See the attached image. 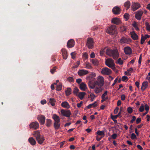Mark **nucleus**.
Returning <instances> with one entry per match:
<instances>
[{
    "label": "nucleus",
    "instance_id": "obj_55",
    "mask_svg": "<svg viewBox=\"0 0 150 150\" xmlns=\"http://www.w3.org/2000/svg\"><path fill=\"white\" fill-rule=\"evenodd\" d=\"M119 110V108L117 107L114 110V112L115 114H116L118 112Z\"/></svg>",
    "mask_w": 150,
    "mask_h": 150
},
{
    "label": "nucleus",
    "instance_id": "obj_57",
    "mask_svg": "<svg viewBox=\"0 0 150 150\" xmlns=\"http://www.w3.org/2000/svg\"><path fill=\"white\" fill-rule=\"evenodd\" d=\"M141 121V118L139 117L137 118L136 122V123L137 124H139V123Z\"/></svg>",
    "mask_w": 150,
    "mask_h": 150
},
{
    "label": "nucleus",
    "instance_id": "obj_53",
    "mask_svg": "<svg viewBox=\"0 0 150 150\" xmlns=\"http://www.w3.org/2000/svg\"><path fill=\"white\" fill-rule=\"evenodd\" d=\"M76 54V53L75 52H72L71 53V56L72 58L74 59L75 58V56Z\"/></svg>",
    "mask_w": 150,
    "mask_h": 150
},
{
    "label": "nucleus",
    "instance_id": "obj_24",
    "mask_svg": "<svg viewBox=\"0 0 150 150\" xmlns=\"http://www.w3.org/2000/svg\"><path fill=\"white\" fill-rule=\"evenodd\" d=\"M38 143L40 144H42L43 143L45 140V138L43 136H40L37 139Z\"/></svg>",
    "mask_w": 150,
    "mask_h": 150
},
{
    "label": "nucleus",
    "instance_id": "obj_45",
    "mask_svg": "<svg viewBox=\"0 0 150 150\" xmlns=\"http://www.w3.org/2000/svg\"><path fill=\"white\" fill-rule=\"evenodd\" d=\"M127 111L129 114H131L133 112V109L131 107H129L127 108Z\"/></svg>",
    "mask_w": 150,
    "mask_h": 150
},
{
    "label": "nucleus",
    "instance_id": "obj_29",
    "mask_svg": "<svg viewBox=\"0 0 150 150\" xmlns=\"http://www.w3.org/2000/svg\"><path fill=\"white\" fill-rule=\"evenodd\" d=\"M105 132L104 131L98 130L96 132V134L98 135L101 136V137H103L105 136Z\"/></svg>",
    "mask_w": 150,
    "mask_h": 150
},
{
    "label": "nucleus",
    "instance_id": "obj_15",
    "mask_svg": "<svg viewBox=\"0 0 150 150\" xmlns=\"http://www.w3.org/2000/svg\"><path fill=\"white\" fill-rule=\"evenodd\" d=\"M130 35L131 38L134 40H137L139 39V36L134 31L130 32Z\"/></svg>",
    "mask_w": 150,
    "mask_h": 150
},
{
    "label": "nucleus",
    "instance_id": "obj_31",
    "mask_svg": "<svg viewBox=\"0 0 150 150\" xmlns=\"http://www.w3.org/2000/svg\"><path fill=\"white\" fill-rule=\"evenodd\" d=\"M84 65L85 66V67L86 69H91L92 68V67L91 64L88 62H86L84 64Z\"/></svg>",
    "mask_w": 150,
    "mask_h": 150
},
{
    "label": "nucleus",
    "instance_id": "obj_39",
    "mask_svg": "<svg viewBox=\"0 0 150 150\" xmlns=\"http://www.w3.org/2000/svg\"><path fill=\"white\" fill-rule=\"evenodd\" d=\"M92 63L94 66H97L99 64V62L98 60L96 59H92L91 60Z\"/></svg>",
    "mask_w": 150,
    "mask_h": 150
},
{
    "label": "nucleus",
    "instance_id": "obj_54",
    "mask_svg": "<svg viewBox=\"0 0 150 150\" xmlns=\"http://www.w3.org/2000/svg\"><path fill=\"white\" fill-rule=\"evenodd\" d=\"M144 109L145 110L147 111L148 112V111L149 109V106L147 104H146L144 106Z\"/></svg>",
    "mask_w": 150,
    "mask_h": 150
},
{
    "label": "nucleus",
    "instance_id": "obj_34",
    "mask_svg": "<svg viewBox=\"0 0 150 150\" xmlns=\"http://www.w3.org/2000/svg\"><path fill=\"white\" fill-rule=\"evenodd\" d=\"M71 89L69 88H67L66 90H65V93L66 95L67 96H69L71 93Z\"/></svg>",
    "mask_w": 150,
    "mask_h": 150
},
{
    "label": "nucleus",
    "instance_id": "obj_11",
    "mask_svg": "<svg viewBox=\"0 0 150 150\" xmlns=\"http://www.w3.org/2000/svg\"><path fill=\"white\" fill-rule=\"evenodd\" d=\"M39 127V124L38 122H33L30 125V128L36 129Z\"/></svg>",
    "mask_w": 150,
    "mask_h": 150
},
{
    "label": "nucleus",
    "instance_id": "obj_13",
    "mask_svg": "<svg viewBox=\"0 0 150 150\" xmlns=\"http://www.w3.org/2000/svg\"><path fill=\"white\" fill-rule=\"evenodd\" d=\"M111 23L116 25H119L122 23V22L119 18L116 17L112 19Z\"/></svg>",
    "mask_w": 150,
    "mask_h": 150
},
{
    "label": "nucleus",
    "instance_id": "obj_38",
    "mask_svg": "<svg viewBox=\"0 0 150 150\" xmlns=\"http://www.w3.org/2000/svg\"><path fill=\"white\" fill-rule=\"evenodd\" d=\"M62 88V84L61 83H59L57 85L56 88L57 91H60L61 90Z\"/></svg>",
    "mask_w": 150,
    "mask_h": 150
},
{
    "label": "nucleus",
    "instance_id": "obj_64",
    "mask_svg": "<svg viewBox=\"0 0 150 150\" xmlns=\"http://www.w3.org/2000/svg\"><path fill=\"white\" fill-rule=\"evenodd\" d=\"M117 135L116 134H114L112 135V137L113 139H115L117 137Z\"/></svg>",
    "mask_w": 150,
    "mask_h": 150
},
{
    "label": "nucleus",
    "instance_id": "obj_48",
    "mask_svg": "<svg viewBox=\"0 0 150 150\" xmlns=\"http://www.w3.org/2000/svg\"><path fill=\"white\" fill-rule=\"evenodd\" d=\"M146 40V39L144 37V36L142 35L140 43L141 44H143L144 43V42Z\"/></svg>",
    "mask_w": 150,
    "mask_h": 150
},
{
    "label": "nucleus",
    "instance_id": "obj_30",
    "mask_svg": "<svg viewBox=\"0 0 150 150\" xmlns=\"http://www.w3.org/2000/svg\"><path fill=\"white\" fill-rule=\"evenodd\" d=\"M54 126L55 129L57 130L60 128V124L59 122H54Z\"/></svg>",
    "mask_w": 150,
    "mask_h": 150
},
{
    "label": "nucleus",
    "instance_id": "obj_21",
    "mask_svg": "<svg viewBox=\"0 0 150 150\" xmlns=\"http://www.w3.org/2000/svg\"><path fill=\"white\" fill-rule=\"evenodd\" d=\"M61 52L63 59H66L67 58L68 56L67 51L65 49H62Z\"/></svg>",
    "mask_w": 150,
    "mask_h": 150
},
{
    "label": "nucleus",
    "instance_id": "obj_19",
    "mask_svg": "<svg viewBox=\"0 0 150 150\" xmlns=\"http://www.w3.org/2000/svg\"><path fill=\"white\" fill-rule=\"evenodd\" d=\"M143 13V12L142 11H138L135 15V17L138 20H140L141 17Z\"/></svg>",
    "mask_w": 150,
    "mask_h": 150
},
{
    "label": "nucleus",
    "instance_id": "obj_20",
    "mask_svg": "<svg viewBox=\"0 0 150 150\" xmlns=\"http://www.w3.org/2000/svg\"><path fill=\"white\" fill-rule=\"evenodd\" d=\"M79 88L82 91H85L87 89L86 84L84 83H81L79 85Z\"/></svg>",
    "mask_w": 150,
    "mask_h": 150
},
{
    "label": "nucleus",
    "instance_id": "obj_8",
    "mask_svg": "<svg viewBox=\"0 0 150 150\" xmlns=\"http://www.w3.org/2000/svg\"><path fill=\"white\" fill-rule=\"evenodd\" d=\"M101 73L102 74L109 75L111 74L112 71L109 69L105 67L102 69Z\"/></svg>",
    "mask_w": 150,
    "mask_h": 150
},
{
    "label": "nucleus",
    "instance_id": "obj_63",
    "mask_svg": "<svg viewBox=\"0 0 150 150\" xmlns=\"http://www.w3.org/2000/svg\"><path fill=\"white\" fill-rule=\"evenodd\" d=\"M125 96L123 94L121 96V98L122 100H125Z\"/></svg>",
    "mask_w": 150,
    "mask_h": 150
},
{
    "label": "nucleus",
    "instance_id": "obj_25",
    "mask_svg": "<svg viewBox=\"0 0 150 150\" xmlns=\"http://www.w3.org/2000/svg\"><path fill=\"white\" fill-rule=\"evenodd\" d=\"M86 93L85 92H80L79 93L77 96L81 100H82L84 98Z\"/></svg>",
    "mask_w": 150,
    "mask_h": 150
},
{
    "label": "nucleus",
    "instance_id": "obj_47",
    "mask_svg": "<svg viewBox=\"0 0 150 150\" xmlns=\"http://www.w3.org/2000/svg\"><path fill=\"white\" fill-rule=\"evenodd\" d=\"M129 15L128 13H125L124 15V17L126 19V20H127L129 19Z\"/></svg>",
    "mask_w": 150,
    "mask_h": 150
},
{
    "label": "nucleus",
    "instance_id": "obj_1",
    "mask_svg": "<svg viewBox=\"0 0 150 150\" xmlns=\"http://www.w3.org/2000/svg\"><path fill=\"white\" fill-rule=\"evenodd\" d=\"M104 83V78L101 76H99L97 77L96 81L93 82L91 81H89L88 86L90 88L93 89L94 93L97 94L102 92L103 90L102 87Z\"/></svg>",
    "mask_w": 150,
    "mask_h": 150
},
{
    "label": "nucleus",
    "instance_id": "obj_10",
    "mask_svg": "<svg viewBox=\"0 0 150 150\" xmlns=\"http://www.w3.org/2000/svg\"><path fill=\"white\" fill-rule=\"evenodd\" d=\"M140 7V4L138 3H133L131 6L132 9L133 11L136 10Z\"/></svg>",
    "mask_w": 150,
    "mask_h": 150
},
{
    "label": "nucleus",
    "instance_id": "obj_12",
    "mask_svg": "<svg viewBox=\"0 0 150 150\" xmlns=\"http://www.w3.org/2000/svg\"><path fill=\"white\" fill-rule=\"evenodd\" d=\"M37 119L41 124L43 125L44 124L45 117L44 116L42 115H38L37 117Z\"/></svg>",
    "mask_w": 150,
    "mask_h": 150
},
{
    "label": "nucleus",
    "instance_id": "obj_7",
    "mask_svg": "<svg viewBox=\"0 0 150 150\" xmlns=\"http://www.w3.org/2000/svg\"><path fill=\"white\" fill-rule=\"evenodd\" d=\"M61 112L62 116L67 117H69L71 115V111L69 110L62 109Z\"/></svg>",
    "mask_w": 150,
    "mask_h": 150
},
{
    "label": "nucleus",
    "instance_id": "obj_49",
    "mask_svg": "<svg viewBox=\"0 0 150 150\" xmlns=\"http://www.w3.org/2000/svg\"><path fill=\"white\" fill-rule=\"evenodd\" d=\"M57 69V67H54L52 69H51V73L52 74H54V73L56 71Z\"/></svg>",
    "mask_w": 150,
    "mask_h": 150
},
{
    "label": "nucleus",
    "instance_id": "obj_27",
    "mask_svg": "<svg viewBox=\"0 0 150 150\" xmlns=\"http://www.w3.org/2000/svg\"><path fill=\"white\" fill-rule=\"evenodd\" d=\"M98 105L96 101L95 102L93 103L88 105L87 106L88 109H90L92 108H95Z\"/></svg>",
    "mask_w": 150,
    "mask_h": 150
},
{
    "label": "nucleus",
    "instance_id": "obj_36",
    "mask_svg": "<svg viewBox=\"0 0 150 150\" xmlns=\"http://www.w3.org/2000/svg\"><path fill=\"white\" fill-rule=\"evenodd\" d=\"M89 96L91 98L90 100L92 102L94 100V99L96 97L95 94L93 93H91Z\"/></svg>",
    "mask_w": 150,
    "mask_h": 150
},
{
    "label": "nucleus",
    "instance_id": "obj_26",
    "mask_svg": "<svg viewBox=\"0 0 150 150\" xmlns=\"http://www.w3.org/2000/svg\"><path fill=\"white\" fill-rule=\"evenodd\" d=\"M33 135L35 137L36 139L41 136L40 132L38 130L36 131L33 132Z\"/></svg>",
    "mask_w": 150,
    "mask_h": 150
},
{
    "label": "nucleus",
    "instance_id": "obj_62",
    "mask_svg": "<svg viewBox=\"0 0 150 150\" xmlns=\"http://www.w3.org/2000/svg\"><path fill=\"white\" fill-rule=\"evenodd\" d=\"M102 100L101 101V103H103V102L106 100H107L108 99V97L107 96L106 98H101Z\"/></svg>",
    "mask_w": 150,
    "mask_h": 150
},
{
    "label": "nucleus",
    "instance_id": "obj_22",
    "mask_svg": "<svg viewBox=\"0 0 150 150\" xmlns=\"http://www.w3.org/2000/svg\"><path fill=\"white\" fill-rule=\"evenodd\" d=\"M52 119L54 120V122H59L60 119L59 117L56 114H54L52 116Z\"/></svg>",
    "mask_w": 150,
    "mask_h": 150
},
{
    "label": "nucleus",
    "instance_id": "obj_60",
    "mask_svg": "<svg viewBox=\"0 0 150 150\" xmlns=\"http://www.w3.org/2000/svg\"><path fill=\"white\" fill-rule=\"evenodd\" d=\"M83 102L81 101L80 103H77V106L79 108H80Z\"/></svg>",
    "mask_w": 150,
    "mask_h": 150
},
{
    "label": "nucleus",
    "instance_id": "obj_43",
    "mask_svg": "<svg viewBox=\"0 0 150 150\" xmlns=\"http://www.w3.org/2000/svg\"><path fill=\"white\" fill-rule=\"evenodd\" d=\"M144 110V105L142 104L139 109V111L140 112H143Z\"/></svg>",
    "mask_w": 150,
    "mask_h": 150
},
{
    "label": "nucleus",
    "instance_id": "obj_16",
    "mask_svg": "<svg viewBox=\"0 0 150 150\" xmlns=\"http://www.w3.org/2000/svg\"><path fill=\"white\" fill-rule=\"evenodd\" d=\"M88 73V71L84 69H81L78 71V74L79 76H82L87 74Z\"/></svg>",
    "mask_w": 150,
    "mask_h": 150
},
{
    "label": "nucleus",
    "instance_id": "obj_40",
    "mask_svg": "<svg viewBox=\"0 0 150 150\" xmlns=\"http://www.w3.org/2000/svg\"><path fill=\"white\" fill-rule=\"evenodd\" d=\"M126 27L124 26H121L120 27V32H123L126 31Z\"/></svg>",
    "mask_w": 150,
    "mask_h": 150
},
{
    "label": "nucleus",
    "instance_id": "obj_3",
    "mask_svg": "<svg viewBox=\"0 0 150 150\" xmlns=\"http://www.w3.org/2000/svg\"><path fill=\"white\" fill-rule=\"evenodd\" d=\"M106 31L108 33L112 35L117 33L116 26L115 25H112L110 27H107L106 30Z\"/></svg>",
    "mask_w": 150,
    "mask_h": 150
},
{
    "label": "nucleus",
    "instance_id": "obj_58",
    "mask_svg": "<svg viewBox=\"0 0 150 150\" xmlns=\"http://www.w3.org/2000/svg\"><path fill=\"white\" fill-rule=\"evenodd\" d=\"M118 117L117 115H111V118L112 119H115Z\"/></svg>",
    "mask_w": 150,
    "mask_h": 150
},
{
    "label": "nucleus",
    "instance_id": "obj_35",
    "mask_svg": "<svg viewBox=\"0 0 150 150\" xmlns=\"http://www.w3.org/2000/svg\"><path fill=\"white\" fill-rule=\"evenodd\" d=\"M49 102L52 106H54L55 105L56 101L54 98H50L49 99Z\"/></svg>",
    "mask_w": 150,
    "mask_h": 150
},
{
    "label": "nucleus",
    "instance_id": "obj_2",
    "mask_svg": "<svg viewBox=\"0 0 150 150\" xmlns=\"http://www.w3.org/2000/svg\"><path fill=\"white\" fill-rule=\"evenodd\" d=\"M106 54L110 57H112L114 59H117L119 56V54L117 50H112L107 49L105 52Z\"/></svg>",
    "mask_w": 150,
    "mask_h": 150
},
{
    "label": "nucleus",
    "instance_id": "obj_18",
    "mask_svg": "<svg viewBox=\"0 0 150 150\" xmlns=\"http://www.w3.org/2000/svg\"><path fill=\"white\" fill-rule=\"evenodd\" d=\"M120 8L117 6L114 7L112 9V12L115 14H120Z\"/></svg>",
    "mask_w": 150,
    "mask_h": 150
},
{
    "label": "nucleus",
    "instance_id": "obj_41",
    "mask_svg": "<svg viewBox=\"0 0 150 150\" xmlns=\"http://www.w3.org/2000/svg\"><path fill=\"white\" fill-rule=\"evenodd\" d=\"M132 25L137 30H139V28L137 26V25L136 22H134L132 24Z\"/></svg>",
    "mask_w": 150,
    "mask_h": 150
},
{
    "label": "nucleus",
    "instance_id": "obj_4",
    "mask_svg": "<svg viewBox=\"0 0 150 150\" xmlns=\"http://www.w3.org/2000/svg\"><path fill=\"white\" fill-rule=\"evenodd\" d=\"M105 64L106 66L113 70L115 69L114 61L111 58L105 59Z\"/></svg>",
    "mask_w": 150,
    "mask_h": 150
},
{
    "label": "nucleus",
    "instance_id": "obj_52",
    "mask_svg": "<svg viewBox=\"0 0 150 150\" xmlns=\"http://www.w3.org/2000/svg\"><path fill=\"white\" fill-rule=\"evenodd\" d=\"M67 80L70 82H72L74 81V79L73 77H70L67 78Z\"/></svg>",
    "mask_w": 150,
    "mask_h": 150
},
{
    "label": "nucleus",
    "instance_id": "obj_14",
    "mask_svg": "<svg viewBox=\"0 0 150 150\" xmlns=\"http://www.w3.org/2000/svg\"><path fill=\"white\" fill-rule=\"evenodd\" d=\"M149 83L147 81H144L142 84L141 90L142 91H145L148 87Z\"/></svg>",
    "mask_w": 150,
    "mask_h": 150
},
{
    "label": "nucleus",
    "instance_id": "obj_51",
    "mask_svg": "<svg viewBox=\"0 0 150 150\" xmlns=\"http://www.w3.org/2000/svg\"><path fill=\"white\" fill-rule=\"evenodd\" d=\"M108 92L106 91H105L104 93L102 95L101 98H106L105 96L107 95Z\"/></svg>",
    "mask_w": 150,
    "mask_h": 150
},
{
    "label": "nucleus",
    "instance_id": "obj_42",
    "mask_svg": "<svg viewBox=\"0 0 150 150\" xmlns=\"http://www.w3.org/2000/svg\"><path fill=\"white\" fill-rule=\"evenodd\" d=\"M145 24L146 30L148 31H150V26L149 23L147 22H146Z\"/></svg>",
    "mask_w": 150,
    "mask_h": 150
},
{
    "label": "nucleus",
    "instance_id": "obj_37",
    "mask_svg": "<svg viewBox=\"0 0 150 150\" xmlns=\"http://www.w3.org/2000/svg\"><path fill=\"white\" fill-rule=\"evenodd\" d=\"M96 76V74L94 72H92L89 74L88 76V78L89 79H92L94 77H95Z\"/></svg>",
    "mask_w": 150,
    "mask_h": 150
},
{
    "label": "nucleus",
    "instance_id": "obj_28",
    "mask_svg": "<svg viewBox=\"0 0 150 150\" xmlns=\"http://www.w3.org/2000/svg\"><path fill=\"white\" fill-rule=\"evenodd\" d=\"M28 141L32 145H34L36 143L35 139L32 137H30L28 139Z\"/></svg>",
    "mask_w": 150,
    "mask_h": 150
},
{
    "label": "nucleus",
    "instance_id": "obj_44",
    "mask_svg": "<svg viewBox=\"0 0 150 150\" xmlns=\"http://www.w3.org/2000/svg\"><path fill=\"white\" fill-rule=\"evenodd\" d=\"M79 91V90L77 88L75 87L73 91V93L77 95H78V93Z\"/></svg>",
    "mask_w": 150,
    "mask_h": 150
},
{
    "label": "nucleus",
    "instance_id": "obj_23",
    "mask_svg": "<svg viewBox=\"0 0 150 150\" xmlns=\"http://www.w3.org/2000/svg\"><path fill=\"white\" fill-rule=\"evenodd\" d=\"M61 105L63 108L67 109H69L70 107V105L67 101L62 102Z\"/></svg>",
    "mask_w": 150,
    "mask_h": 150
},
{
    "label": "nucleus",
    "instance_id": "obj_32",
    "mask_svg": "<svg viewBox=\"0 0 150 150\" xmlns=\"http://www.w3.org/2000/svg\"><path fill=\"white\" fill-rule=\"evenodd\" d=\"M52 120L50 119H47L46 120V126L48 127H49L52 124Z\"/></svg>",
    "mask_w": 150,
    "mask_h": 150
},
{
    "label": "nucleus",
    "instance_id": "obj_17",
    "mask_svg": "<svg viewBox=\"0 0 150 150\" xmlns=\"http://www.w3.org/2000/svg\"><path fill=\"white\" fill-rule=\"evenodd\" d=\"M75 42L74 40L71 39L69 40L67 43V47L69 48L72 47L75 45Z\"/></svg>",
    "mask_w": 150,
    "mask_h": 150
},
{
    "label": "nucleus",
    "instance_id": "obj_61",
    "mask_svg": "<svg viewBox=\"0 0 150 150\" xmlns=\"http://www.w3.org/2000/svg\"><path fill=\"white\" fill-rule=\"evenodd\" d=\"M132 119L130 121V123H132L136 120V117L135 116L132 117Z\"/></svg>",
    "mask_w": 150,
    "mask_h": 150
},
{
    "label": "nucleus",
    "instance_id": "obj_59",
    "mask_svg": "<svg viewBox=\"0 0 150 150\" xmlns=\"http://www.w3.org/2000/svg\"><path fill=\"white\" fill-rule=\"evenodd\" d=\"M135 84L138 88H139L140 83L139 81H136L135 83Z\"/></svg>",
    "mask_w": 150,
    "mask_h": 150
},
{
    "label": "nucleus",
    "instance_id": "obj_9",
    "mask_svg": "<svg viewBox=\"0 0 150 150\" xmlns=\"http://www.w3.org/2000/svg\"><path fill=\"white\" fill-rule=\"evenodd\" d=\"M124 51L127 55H130L132 53V50L131 48L129 46L125 47L124 48Z\"/></svg>",
    "mask_w": 150,
    "mask_h": 150
},
{
    "label": "nucleus",
    "instance_id": "obj_46",
    "mask_svg": "<svg viewBox=\"0 0 150 150\" xmlns=\"http://www.w3.org/2000/svg\"><path fill=\"white\" fill-rule=\"evenodd\" d=\"M122 80L123 81H127L128 80V78L127 76H123L122 77Z\"/></svg>",
    "mask_w": 150,
    "mask_h": 150
},
{
    "label": "nucleus",
    "instance_id": "obj_33",
    "mask_svg": "<svg viewBox=\"0 0 150 150\" xmlns=\"http://www.w3.org/2000/svg\"><path fill=\"white\" fill-rule=\"evenodd\" d=\"M130 6V3L129 1H127L125 2L124 4V6L126 8V9L127 10L129 8Z\"/></svg>",
    "mask_w": 150,
    "mask_h": 150
},
{
    "label": "nucleus",
    "instance_id": "obj_56",
    "mask_svg": "<svg viewBox=\"0 0 150 150\" xmlns=\"http://www.w3.org/2000/svg\"><path fill=\"white\" fill-rule=\"evenodd\" d=\"M131 139H136V136L134 133H132L131 134Z\"/></svg>",
    "mask_w": 150,
    "mask_h": 150
},
{
    "label": "nucleus",
    "instance_id": "obj_6",
    "mask_svg": "<svg viewBox=\"0 0 150 150\" xmlns=\"http://www.w3.org/2000/svg\"><path fill=\"white\" fill-rule=\"evenodd\" d=\"M94 42L93 39L91 38H89L87 39L86 45L89 49H92L94 47Z\"/></svg>",
    "mask_w": 150,
    "mask_h": 150
},
{
    "label": "nucleus",
    "instance_id": "obj_50",
    "mask_svg": "<svg viewBox=\"0 0 150 150\" xmlns=\"http://www.w3.org/2000/svg\"><path fill=\"white\" fill-rule=\"evenodd\" d=\"M117 63L120 65H122L123 63V61L120 58L117 60Z\"/></svg>",
    "mask_w": 150,
    "mask_h": 150
},
{
    "label": "nucleus",
    "instance_id": "obj_5",
    "mask_svg": "<svg viewBox=\"0 0 150 150\" xmlns=\"http://www.w3.org/2000/svg\"><path fill=\"white\" fill-rule=\"evenodd\" d=\"M132 41V40L129 38H127L122 36L121 37L119 40L120 43L122 45L125 43H128L131 42Z\"/></svg>",
    "mask_w": 150,
    "mask_h": 150
}]
</instances>
